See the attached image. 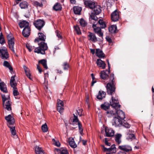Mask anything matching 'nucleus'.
<instances>
[{"label": "nucleus", "mask_w": 154, "mask_h": 154, "mask_svg": "<svg viewBox=\"0 0 154 154\" xmlns=\"http://www.w3.org/2000/svg\"><path fill=\"white\" fill-rule=\"evenodd\" d=\"M109 78V82L107 84L106 88L107 94L112 96L111 100L110 101L111 106L117 109L119 108L121 106L119 104L117 97L116 96L115 97L113 96L114 94H116V79H115L114 75L113 73L110 74Z\"/></svg>", "instance_id": "f257e3e1"}, {"label": "nucleus", "mask_w": 154, "mask_h": 154, "mask_svg": "<svg viewBox=\"0 0 154 154\" xmlns=\"http://www.w3.org/2000/svg\"><path fill=\"white\" fill-rule=\"evenodd\" d=\"M113 108L115 109V112L112 111L110 112L107 111V113H110L112 116L114 115L116 113L118 117L117 118L122 120L124 119L125 117V114L124 112L122 110L118 109H120V107L117 109H115L114 107Z\"/></svg>", "instance_id": "f03ea898"}, {"label": "nucleus", "mask_w": 154, "mask_h": 154, "mask_svg": "<svg viewBox=\"0 0 154 154\" xmlns=\"http://www.w3.org/2000/svg\"><path fill=\"white\" fill-rule=\"evenodd\" d=\"M3 102V106L5 109H6L8 111L11 110V104L9 100L7 102H5L6 100H8L10 98L9 96H8L6 97L5 95H2Z\"/></svg>", "instance_id": "7ed1b4c3"}, {"label": "nucleus", "mask_w": 154, "mask_h": 154, "mask_svg": "<svg viewBox=\"0 0 154 154\" xmlns=\"http://www.w3.org/2000/svg\"><path fill=\"white\" fill-rule=\"evenodd\" d=\"M0 55L3 59L6 60L9 57V54L5 47L3 46L0 48Z\"/></svg>", "instance_id": "20e7f679"}, {"label": "nucleus", "mask_w": 154, "mask_h": 154, "mask_svg": "<svg viewBox=\"0 0 154 154\" xmlns=\"http://www.w3.org/2000/svg\"><path fill=\"white\" fill-rule=\"evenodd\" d=\"M48 49L47 44L44 42H42L39 43V54H45V51Z\"/></svg>", "instance_id": "39448f33"}, {"label": "nucleus", "mask_w": 154, "mask_h": 154, "mask_svg": "<svg viewBox=\"0 0 154 154\" xmlns=\"http://www.w3.org/2000/svg\"><path fill=\"white\" fill-rule=\"evenodd\" d=\"M118 148L124 152V153L129 152L132 150V147L128 145H123L119 146Z\"/></svg>", "instance_id": "423d86ee"}, {"label": "nucleus", "mask_w": 154, "mask_h": 154, "mask_svg": "<svg viewBox=\"0 0 154 154\" xmlns=\"http://www.w3.org/2000/svg\"><path fill=\"white\" fill-rule=\"evenodd\" d=\"M101 146L102 147V149L104 152H109V153H115L116 152V148L115 144L112 145L109 148H106L103 145H101Z\"/></svg>", "instance_id": "0eeeda50"}, {"label": "nucleus", "mask_w": 154, "mask_h": 154, "mask_svg": "<svg viewBox=\"0 0 154 154\" xmlns=\"http://www.w3.org/2000/svg\"><path fill=\"white\" fill-rule=\"evenodd\" d=\"M105 135L104 136L108 137H112L114 136V131L111 128L106 127L105 128Z\"/></svg>", "instance_id": "6e6552de"}, {"label": "nucleus", "mask_w": 154, "mask_h": 154, "mask_svg": "<svg viewBox=\"0 0 154 154\" xmlns=\"http://www.w3.org/2000/svg\"><path fill=\"white\" fill-rule=\"evenodd\" d=\"M122 120V119L116 117H115L112 121V125L116 127L121 126Z\"/></svg>", "instance_id": "1a4fd4ad"}, {"label": "nucleus", "mask_w": 154, "mask_h": 154, "mask_svg": "<svg viewBox=\"0 0 154 154\" xmlns=\"http://www.w3.org/2000/svg\"><path fill=\"white\" fill-rule=\"evenodd\" d=\"M84 4L86 8L91 9H93L95 6V3L91 0L85 1L84 2Z\"/></svg>", "instance_id": "9d476101"}, {"label": "nucleus", "mask_w": 154, "mask_h": 154, "mask_svg": "<svg viewBox=\"0 0 154 154\" xmlns=\"http://www.w3.org/2000/svg\"><path fill=\"white\" fill-rule=\"evenodd\" d=\"M134 132V131L132 130H129V131L127 134L126 137V139L127 140L129 141H131L132 140L136 139V138L134 134L133 133Z\"/></svg>", "instance_id": "9b49d317"}, {"label": "nucleus", "mask_w": 154, "mask_h": 154, "mask_svg": "<svg viewBox=\"0 0 154 154\" xmlns=\"http://www.w3.org/2000/svg\"><path fill=\"white\" fill-rule=\"evenodd\" d=\"M119 17V14L117 10H115L111 14V18L112 21H118Z\"/></svg>", "instance_id": "f8f14e48"}, {"label": "nucleus", "mask_w": 154, "mask_h": 154, "mask_svg": "<svg viewBox=\"0 0 154 154\" xmlns=\"http://www.w3.org/2000/svg\"><path fill=\"white\" fill-rule=\"evenodd\" d=\"M36 45H38V38H37L35 39L33 46H30L29 44H27L26 46L29 51L30 52L35 47Z\"/></svg>", "instance_id": "ddd939ff"}, {"label": "nucleus", "mask_w": 154, "mask_h": 154, "mask_svg": "<svg viewBox=\"0 0 154 154\" xmlns=\"http://www.w3.org/2000/svg\"><path fill=\"white\" fill-rule=\"evenodd\" d=\"M5 119L7 120L8 124V125H12L15 122V120L13 117L11 115H9L7 116H6L5 118Z\"/></svg>", "instance_id": "4468645a"}, {"label": "nucleus", "mask_w": 154, "mask_h": 154, "mask_svg": "<svg viewBox=\"0 0 154 154\" xmlns=\"http://www.w3.org/2000/svg\"><path fill=\"white\" fill-rule=\"evenodd\" d=\"M109 72L110 71L107 70L101 71L100 73V77L103 80L109 78Z\"/></svg>", "instance_id": "2eb2a0df"}, {"label": "nucleus", "mask_w": 154, "mask_h": 154, "mask_svg": "<svg viewBox=\"0 0 154 154\" xmlns=\"http://www.w3.org/2000/svg\"><path fill=\"white\" fill-rule=\"evenodd\" d=\"M88 38L89 41L93 42H95L97 41V38L95 34L91 32H89V34L88 35Z\"/></svg>", "instance_id": "dca6fc26"}, {"label": "nucleus", "mask_w": 154, "mask_h": 154, "mask_svg": "<svg viewBox=\"0 0 154 154\" xmlns=\"http://www.w3.org/2000/svg\"><path fill=\"white\" fill-rule=\"evenodd\" d=\"M96 63L97 66L99 67L102 68L103 69H104L106 67V64L105 62L100 59L97 60Z\"/></svg>", "instance_id": "f3484780"}, {"label": "nucleus", "mask_w": 154, "mask_h": 154, "mask_svg": "<svg viewBox=\"0 0 154 154\" xmlns=\"http://www.w3.org/2000/svg\"><path fill=\"white\" fill-rule=\"evenodd\" d=\"M95 15L94 13H92L90 15L89 20L91 23H94V21L96 23L97 21L98 18Z\"/></svg>", "instance_id": "a211bd4d"}, {"label": "nucleus", "mask_w": 154, "mask_h": 154, "mask_svg": "<svg viewBox=\"0 0 154 154\" xmlns=\"http://www.w3.org/2000/svg\"><path fill=\"white\" fill-rule=\"evenodd\" d=\"M30 29L29 27L24 28L22 32L23 35L25 37H28L30 35Z\"/></svg>", "instance_id": "6ab92c4d"}, {"label": "nucleus", "mask_w": 154, "mask_h": 154, "mask_svg": "<svg viewBox=\"0 0 154 154\" xmlns=\"http://www.w3.org/2000/svg\"><path fill=\"white\" fill-rule=\"evenodd\" d=\"M109 32L112 33H115L118 32L116 25H112L109 28Z\"/></svg>", "instance_id": "aec40b11"}, {"label": "nucleus", "mask_w": 154, "mask_h": 154, "mask_svg": "<svg viewBox=\"0 0 154 154\" xmlns=\"http://www.w3.org/2000/svg\"><path fill=\"white\" fill-rule=\"evenodd\" d=\"M8 44L10 49L14 53H15V51L14 50V39L8 41Z\"/></svg>", "instance_id": "412c9836"}, {"label": "nucleus", "mask_w": 154, "mask_h": 154, "mask_svg": "<svg viewBox=\"0 0 154 154\" xmlns=\"http://www.w3.org/2000/svg\"><path fill=\"white\" fill-rule=\"evenodd\" d=\"M96 53L97 56L100 58H104L105 56L102 51L100 49H96Z\"/></svg>", "instance_id": "4be33fe9"}, {"label": "nucleus", "mask_w": 154, "mask_h": 154, "mask_svg": "<svg viewBox=\"0 0 154 154\" xmlns=\"http://www.w3.org/2000/svg\"><path fill=\"white\" fill-rule=\"evenodd\" d=\"M8 127L10 128V131L12 135L16 138H17L18 136L16 135V132L15 129V127L13 126L8 125Z\"/></svg>", "instance_id": "5701e85b"}, {"label": "nucleus", "mask_w": 154, "mask_h": 154, "mask_svg": "<svg viewBox=\"0 0 154 154\" xmlns=\"http://www.w3.org/2000/svg\"><path fill=\"white\" fill-rule=\"evenodd\" d=\"M106 92L103 91H100L99 92L98 95H97V98L100 100H101L105 98Z\"/></svg>", "instance_id": "b1692460"}, {"label": "nucleus", "mask_w": 154, "mask_h": 154, "mask_svg": "<svg viewBox=\"0 0 154 154\" xmlns=\"http://www.w3.org/2000/svg\"><path fill=\"white\" fill-rule=\"evenodd\" d=\"M23 67L25 72L26 75L30 79L32 80V78L31 76L29 69L25 66H24Z\"/></svg>", "instance_id": "393cba45"}, {"label": "nucleus", "mask_w": 154, "mask_h": 154, "mask_svg": "<svg viewBox=\"0 0 154 154\" xmlns=\"http://www.w3.org/2000/svg\"><path fill=\"white\" fill-rule=\"evenodd\" d=\"M96 23L97 25L98 24L100 25V28L102 29L105 28L106 27V23L105 21L103 20L100 19L99 21H97Z\"/></svg>", "instance_id": "a878e982"}, {"label": "nucleus", "mask_w": 154, "mask_h": 154, "mask_svg": "<svg viewBox=\"0 0 154 154\" xmlns=\"http://www.w3.org/2000/svg\"><path fill=\"white\" fill-rule=\"evenodd\" d=\"M93 9H94V14L97 15L101 13L102 11L100 6L99 5L96 6H95V7Z\"/></svg>", "instance_id": "bb28decb"}, {"label": "nucleus", "mask_w": 154, "mask_h": 154, "mask_svg": "<svg viewBox=\"0 0 154 154\" xmlns=\"http://www.w3.org/2000/svg\"><path fill=\"white\" fill-rule=\"evenodd\" d=\"M19 24L20 27L21 28L23 27L25 28L29 27L28 22L26 21H23L20 22L19 23Z\"/></svg>", "instance_id": "cd10ccee"}, {"label": "nucleus", "mask_w": 154, "mask_h": 154, "mask_svg": "<svg viewBox=\"0 0 154 154\" xmlns=\"http://www.w3.org/2000/svg\"><path fill=\"white\" fill-rule=\"evenodd\" d=\"M110 105V103L109 104V103L105 102L101 105L100 108L106 111L109 109Z\"/></svg>", "instance_id": "c85d7f7f"}, {"label": "nucleus", "mask_w": 154, "mask_h": 154, "mask_svg": "<svg viewBox=\"0 0 154 154\" xmlns=\"http://www.w3.org/2000/svg\"><path fill=\"white\" fill-rule=\"evenodd\" d=\"M73 10L75 14L79 15L80 14L82 9L80 7L76 6L73 8Z\"/></svg>", "instance_id": "c756f323"}, {"label": "nucleus", "mask_w": 154, "mask_h": 154, "mask_svg": "<svg viewBox=\"0 0 154 154\" xmlns=\"http://www.w3.org/2000/svg\"><path fill=\"white\" fill-rule=\"evenodd\" d=\"M93 22L94 23L92 25V27L94 28L95 32L97 33L101 31V28L99 27L98 26L97 27V23H96L94 21Z\"/></svg>", "instance_id": "7c9ffc66"}, {"label": "nucleus", "mask_w": 154, "mask_h": 154, "mask_svg": "<svg viewBox=\"0 0 154 154\" xmlns=\"http://www.w3.org/2000/svg\"><path fill=\"white\" fill-rule=\"evenodd\" d=\"M62 9L61 5L58 3H56L53 6V9L55 11H60Z\"/></svg>", "instance_id": "2f4dec72"}, {"label": "nucleus", "mask_w": 154, "mask_h": 154, "mask_svg": "<svg viewBox=\"0 0 154 154\" xmlns=\"http://www.w3.org/2000/svg\"><path fill=\"white\" fill-rule=\"evenodd\" d=\"M122 135L120 134H117L115 135V140L118 144H119L121 142V138Z\"/></svg>", "instance_id": "473e14b6"}, {"label": "nucleus", "mask_w": 154, "mask_h": 154, "mask_svg": "<svg viewBox=\"0 0 154 154\" xmlns=\"http://www.w3.org/2000/svg\"><path fill=\"white\" fill-rule=\"evenodd\" d=\"M69 144L71 147L75 148L77 147V145L75 143L74 139H72L71 140L69 139Z\"/></svg>", "instance_id": "72a5a7b5"}, {"label": "nucleus", "mask_w": 154, "mask_h": 154, "mask_svg": "<svg viewBox=\"0 0 154 154\" xmlns=\"http://www.w3.org/2000/svg\"><path fill=\"white\" fill-rule=\"evenodd\" d=\"M39 63L41 64L43 66L44 68L47 69L48 67L47 64V60L45 59H42L39 60Z\"/></svg>", "instance_id": "f704fd0d"}, {"label": "nucleus", "mask_w": 154, "mask_h": 154, "mask_svg": "<svg viewBox=\"0 0 154 154\" xmlns=\"http://www.w3.org/2000/svg\"><path fill=\"white\" fill-rule=\"evenodd\" d=\"M57 151L60 154H69L67 150L65 148H61L60 149H57Z\"/></svg>", "instance_id": "c9c22d12"}, {"label": "nucleus", "mask_w": 154, "mask_h": 154, "mask_svg": "<svg viewBox=\"0 0 154 154\" xmlns=\"http://www.w3.org/2000/svg\"><path fill=\"white\" fill-rule=\"evenodd\" d=\"M28 4L26 1H23L20 4V6L22 9H25L28 7Z\"/></svg>", "instance_id": "e433bc0d"}, {"label": "nucleus", "mask_w": 154, "mask_h": 154, "mask_svg": "<svg viewBox=\"0 0 154 154\" xmlns=\"http://www.w3.org/2000/svg\"><path fill=\"white\" fill-rule=\"evenodd\" d=\"M3 65L5 66L8 68L11 71H13V68L7 61H4L3 63Z\"/></svg>", "instance_id": "4c0bfd02"}, {"label": "nucleus", "mask_w": 154, "mask_h": 154, "mask_svg": "<svg viewBox=\"0 0 154 154\" xmlns=\"http://www.w3.org/2000/svg\"><path fill=\"white\" fill-rule=\"evenodd\" d=\"M15 76V75H14V76H12L11 78L10 83L11 87L16 86L17 85V84L14 82L15 81L14 78Z\"/></svg>", "instance_id": "58836bf2"}, {"label": "nucleus", "mask_w": 154, "mask_h": 154, "mask_svg": "<svg viewBox=\"0 0 154 154\" xmlns=\"http://www.w3.org/2000/svg\"><path fill=\"white\" fill-rule=\"evenodd\" d=\"M80 26L82 27H85L87 24V22L83 19H80L79 21Z\"/></svg>", "instance_id": "ea45409f"}, {"label": "nucleus", "mask_w": 154, "mask_h": 154, "mask_svg": "<svg viewBox=\"0 0 154 154\" xmlns=\"http://www.w3.org/2000/svg\"><path fill=\"white\" fill-rule=\"evenodd\" d=\"M45 21L39 19V31L45 24Z\"/></svg>", "instance_id": "a19ab883"}, {"label": "nucleus", "mask_w": 154, "mask_h": 154, "mask_svg": "<svg viewBox=\"0 0 154 154\" xmlns=\"http://www.w3.org/2000/svg\"><path fill=\"white\" fill-rule=\"evenodd\" d=\"M46 38V36L44 34L39 32V40L45 42Z\"/></svg>", "instance_id": "79ce46f5"}, {"label": "nucleus", "mask_w": 154, "mask_h": 154, "mask_svg": "<svg viewBox=\"0 0 154 154\" xmlns=\"http://www.w3.org/2000/svg\"><path fill=\"white\" fill-rule=\"evenodd\" d=\"M64 109V105H59L57 104V111L60 113L63 112Z\"/></svg>", "instance_id": "37998d69"}, {"label": "nucleus", "mask_w": 154, "mask_h": 154, "mask_svg": "<svg viewBox=\"0 0 154 154\" xmlns=\"http://www.w3.org/2000/svg\"><path fill=\"white\" fill-rule=\"evenodd\" d=\"M5 43V42L3 35L2 33H1L0 34V43L2 45H3Z\"/></svg>", "instance_id": "c03bdc74"}, {"label": "nucleus", "mask_w": 154, "mask_h": 154, "mask_svg": "<svg viewBox=\"0 0 154 154\" xmlns=\"http://www.w3.org/2000/svg\"><path fill=\"white\" fill-rule=\"evenodd\" d=\"M42 129L44 132H46L48 131V129L47 125L46 123L42 126Z\"/></svg>", "instance_id": "a18cd8bd"}, {"label": "nucleus", "mask_w": 154, "mask_h": 154, "mask_svg": "<svg viewBox=\"0 0 154 154\" xmlns=\"http://www.w3.org/2000/svg\"><path fill=\"white\" fill-rule=\"evenodd\" d=\"M13 88V94L14 96H17L19 94V93L18 92L16 86L12 87Z\"/></svg>", "instance_id": "49530a36"}, {"label": "nucleus", "mask_w": 154, "mask_h": 154, "mask_svg": "<svg viewBox=\"0 0 154 154\" xmlns=\"http://www.w3.org/2000/svg\"><path fill=\"white\" fill-rule=\"evenodd\" d=\"M74 28L77 33L78 35H80L81 34V32L80 28L78 26H74Z\"/></svg>", "instance_id": "de8ad7c7"}, {"label": "nucleus", "mask_w": 154, "mask_h": 154, "mask_svg": "<svg viewBox=\"0 0 154 154\" xmlns=\"http://www.w3.org/2000/svg\"><path fill=\"white\" fill-rule=\"evenodd\" d=\"M109 139L107 138H105L104 140H103V142H104L105 144L107 146H109L111 145V144L110 143L108 142Z\"/></svg>", "instance_id": "09e8293b"}, {"label": "nucleus", "mask_w": 154, "mask_h": 154, "mask_svg": "<svg viewBox=\"0 0 154 154\" xmlns=\"http://www.w3.org/2000/svg\"><path fill=\"white\" fill-rule=\"evenodd\" d=\"M78 125L79 130L80 131V132L81 134H82V133H83V129L82 128V124L81 122H78Z\"/></svg>", "instance_id": "8fccbe9b"}, {"label": "nucleus", "mask_w": 154, "mask_h": 154, "mask_svg": "<svg viewBox=\"0 0 154 154\" xmlns=\"http://www.w3.org/2000/svg\"><path fill=\"white\" fill-rule=\"evenodd\" d=\"M63 66V69L65 70H68L69 67V64L67 62H64Z\"/></svg>", "instance_id": "3c124183"}, {"label": "nucleus", "mask_w": 154, "mask_h": 154, "mask_svg": "<svg viewBox=\"0 0 154 154\" xmlns=\"http://www.w3.org/2000/svg\"><path fill=\"white\" fill-rule=\"evenodd\" d=\"M74 115V117L72 119L73 121V123H78V122H80L79 121V119L78 118V117L77 116L75 115V114H73Z\"/></svg>", "instance_id": "603ef678"}, {"label": "nucleus", "mask_w": 154, "mask_h": 154, "mask_svg": "<svg viewBox=\"0 0 154 154\" xmlns=\"http://www.w3.org/2000/svg\"><path fill=\"white\" fill-rule=\"evenodd\" d=\"M7 37L8 41L12 40L13 39H14L12 34L11 33L7 35Z\"/></svg>", "instance_id": "864d4df0"}, {"label": "nucleus", "mask_w": 154, "mask_h": 154, "mask_svg": "<svg viewBox=\"0 0 154 154\" xmlns=\"http://www.w3.org/2000/svg\"><path fill=\"white\" fill-rule=\"evenodd\" d=\"M122 125L127 128H129L131 126L127 122H122Z\"/></svg>", "instance_id": "5fc2aeb1"}, {"label": "nucleus", "mask_w": 154, "mask_h": 154, "mask_svg": "<svg viewBox=\"0 0 154 154\" xmlns=\"http://www.w3.org/2000/svg\"><path fill=\"white\" fill-rule=\"evenodd\" d=\"M82 111L83 110L82 109L76 110L75 113L76 115H78L79 116H81L82 115Z\"/></svg>", "instance_id": "6e6d98bb"}, {"label": "nucleus", "mask_w": 154, "mask_h": 154, "mask_svg": "<svg viewBox=\"0 0 154 154\" xmlns=\"http://www.w3.org/2000/svg\"><path fill=\"white\" fill-rule=\"evenodd\" d=\"M52 141L54 142V144L55 145L58 147L60 146V143L59 141H56L54 139H52Z\"/></svg>", "instance_id": "4d7b16f0"}, {"label": "nucleus", "mask_w": 154, "mask_h": 154, "mask_svg": "<svg viewBox=\"0 0 154 154\" xmlns=\"http://www.w3.org/2000/svg\"><path fill=\"white\" fill-rule=\"evenodd\" d=\"M33 24L37 29H38V20H37L33 22Z\"/></svg>", "instance_id": "13d9d810"}, {"label": "nucleus", "mask_w": 154, "mask_h": 154, "mask_svg": "<svg viewBox=\"0 0 154 154\" xmlns=\"http://www.w3.org/2000/svg\"><path fill=\"white\" fill-rule=\"evenodd\" d=\"M106 38L107 41L109 42V43H112V40L109 36H106Z\"/></svg>", "instance_id": "bf43d9fd"}, {"label": "nucleus", "mask_w": 154, "mask_h": 154, "mask_svg": "<svg viewBox=\"0 0 154 154\" xmlns=\"http://www.w3.org/2000/svg\"><path fill=\"white\" fill-rule=\"evenodd\" d=\"M56 32L57 34V36L59 39H61L62 37L60 35V32H59L58 31H56Z\"/></svg>", "instance_id": "052dcab7"}, {"label": "nucleus", "mask_w": 154, "mask_h": 154, "mask_svg": "<svg viewBox=\"0 0 154 154\" xmlns=\"http://www.w3.org/2000/svg\"><path fill=\"white\" fill-rule=\"evenodd\" d=\"M57 104H59V105H62V106H63V105H64L63 102L61 100L59 99L57 100Z\"/></svg>", "instance_id": "680f3d73"}, {"label": "nucleus", "mask_w": 154, "mask_h": 154, "mask_svg": "<svg viewBox=\"0 0 154 154\" xmlns=\"http://www.w3.org/2000/svg\"><path fill=\"white\" fill-rule=\"evenodd\" d=\"M44 150L41 147H39V154H44Z\"/></svg>", "instance_id": "e2e57ef3"}, {"label": "nucleus", "mask_w": 154, "mask_h": 154, "mask_svg": "<svg viewBox=\"0 0 154 154\" xmlns=\"http://www.w3.org/2000/svg\"><path fill=\"white\" fill-rule=\"evenodd\" d=\"M35 151L36 154H38V146H36L35 148Z\"/></svg>", "instance_id": "0e129e2a"}, {"label": "nucleus", "mask_w": 154, "mask_h": 154, "mask_svg": "<svg viewBox=\"0 0 154 154\" xmlns=\"http://www.w3.org/2000/svg\"><path fill=\"white\" fill-rule=\"evenodd\" d=\"M97 33L98 34V35L100 37H101L102 38V37H103V34L102 32L101 31Z\"/></svg>", "instance_id": "69168bd1"}, {"label": "nucleus", "mask_w": 154, "mask_h": 154, "mask_svg": "<svg viewBox=\"0 0 154 154\" xmlns=\"http://www.w3.org/2000/svg\"><path fill=\"white\" fill-rule=\"evenodd\" d=\"M37 45H36V46H35L36 48L35 49V50L34 51V52L35 53H37L38 54V47H36V46Z\"/></svg>", "instance_id": "338daca9"}, {"label": "nucleus", "mask_w": 154, "mask_h": 154, "mask_svg": "<svg viewBox=\"0 0 154 154\" xmlns=\"http://www.w3.org/2000/svg\"><path fill=\"white\" fill-rule=\"evenodd\" d=\"M70 3L73 4H75L76 3V1L75 0H70Z\"/></svg>", "instance_id": "774afa93"}]
</instances>
